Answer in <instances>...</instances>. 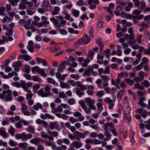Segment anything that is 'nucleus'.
<instances>
[{
	"label": "nucleus",
	"instance_id": "ddd939ff",
	"mask_svg": "<svg viewBox=\"0 0 150 150\" xmlns=\"http://www.w3.org/2000/svg\"><path fill=\"white\" fill-rule=\"evenodd\" d=\"M38 94L39 96L42 97H47L49 96L48 93L44 91L42 88H41L38 91Z\"/></svg>",
	"mask_w": 150,
	"mask_h": 150
},
{
	"label": "nucleus",
	"instance_id": "6e6552de",
	"mask_svg": "<svg viewBox=\"0 0 150 150\" xmlns=\"http://www.w3.org/2000/svg\"><path fill=\"white\" fill-rule=\"evenodd\" d=\"M49 127L52 130L56 129L58 131H60V129H59V126L56 122H50L49 124Z\"/></svg>",
	"mask_w": 150,
	"mask_h": 150
},
{
	"label": "nucleus",
	"instance_id": "5fc2aeb1",
	"mask_svg": "<svg viewBox=\"0 0 150 150\" xmlns=\"http://www.w3.org/2000/svg\"><path fill=\"white\" fill-rule=\"evenodd\" d=\"M101 79L104 81H109L110 80V77L106 75H103L101 76Z\"/></svg>",
	"mask_w": 150,
	"mask_h": 150
},
{
	"label": "nucleus",
	"instance_id": "7c9ffc66",
	"mask_svg": "<svg viewBox=\"0 0 150 150\" xmlns=\"http://www.w3.org/2000/svg\"><path fill=\"white\" fill-rule=\"evenodd\" d=\"M38 73L40 74V75L42 77H46L47 76V74L45 72V69H43L40 68Z\"/></svg>",
	"mask_w": 150,
	"mask_h": 150
},
{
	"label": "nucleus",
	"instance_id": "39448f33",
	"mask_svg": "<svg viewBox=\"0 0 150 150\" xmlns=\"http://www.w3.org/2000/svg\"><path fill=\"white\" fill-rule=\"evenodd\" d=\"M144 73L142 71H140L139 72V77L135 76L134 78V81L137 82H139L144 79Z\"/></svg>",
	"mask_w": 150,
	"mask_h": 150
},
{
	"label": "nucleus",
	"instance_id": "412c9836",
	"mask_svg": "<svg viewBox=\"0 0 150 150\" xmlns=\"http://www.w3.org/2000/svg\"><path fill=\"white\" fill-rule=\"evenodd\" d=\"M71 14L72 15L76 18L79 17L80 14V11L79 10L73 9L71 10Z\"/></svg>",
	"mask_w": 150,
	"mask_h": 150
},
{
	"label": "nucleus",
	"instance_id": "f3484780",
	"mask_svg": "<svg viewBox=\"0 0 150 150\" xmlns=\"http://www.w3.org/2000/svg\"><path fill=\"white\" fill-rule=\"evenodd\" d=\"M141 53H138L136 55V57L137 58L136 59L135 61L132 63V65L133 66H135L138 64L141 60Z\"/></svg>",
	"mask_w": 150,
	"mask_h": 150
},
{
	"label": "nucleus",
	"instance_id": "09e8293b",
	"mask_svg": "<svg viewBox=\"0 0 150 150\" xmlns=\"http://www.w3.org/2000/svg\"><path fill=\"white\" fill-rule=\"evenodd\" d=\"M32 79L34 81L41 82L42 79H41L39 78L36 76H33L32 78Z\"/></svg>",
	"mask_w": 150,
	"mask_h": 150
},
{
	"label": "nucleus",
	"instance_id": "cd10ccee",
	"mask_svg": "<svg viewBox=\"0 0 150 150\" xmlns=\"http://www.w3.org/2000/svg\"><path fill=\"white\" fill-rule=\"evenodd\" d=\"M42 108V105L41 103H36L35 105H34L33 106V108L36 110H38L39 108H40V109H41Z\"/></svg>",
	"mask_w": 150,
	"mask_h": 150
},
{
	"label": "nucleus",
	"instance_id": "f03ea898",
	"mask_svg": "<svg viewBox=\"0 0 150 150\" xmlns=\"http://www.w3.org/2000/svg\"><path fill=\"white\" fill-rule=\"evenodd\" d=\"M91 40L90 37L86 34L84 35L82 38H80L75 43V45L78 46L79 45H86L89 43Z\"/></svg>",
	"mask_w": 150,
	"mask_h": 150
},
{
	"label": "nucleus",
	"instance_id": "774afa93",
	"mask_svg": "<svg viewBox=\"0 0 150 150\" xmlns=\"http://www.w3.org/2000/svg\"><path fill=\"white\" fill-rule=\"evenodd\" d=\"M149 62V59L146 57H144L142 59V62L141 63H142L143 65L146 64Z\"/></svg>",
	"mask_w": 150,
	"mask_h": 150
},
{
	"label": "nucleus",
	"instance_id": "dca6fc26",
	"mask_svg": "<svg viewBox=\"0 0 150 150\" xmlns=\"http://www.w3.org/2000/svg\"><path fill=\"white\" fill-rule=\"evenodd\" d=\"M0 135L4 138H6L9 137V134L6 133L5 129L4 127L0 128Z\"/></svg>",
	"mask_w": 150,
	"mask_h": 150
},
{
	"label": "nucleus",
	"instance_id": "9b49d317",
	"mask_svg": "<svg viewBox=\"0 0 150 150\" xmlns=\"http://www.w3.org/2000/svg\"><path fill=\"white\" fill-rule=\"evenodd\" d=\"M73 135L74 136H73L71 134H69L68 135V137L71 140H73L74 139L78 140H80V139L78 136L77 131L75 132L74 133Z\"/></svg>",
	"mask_w": 150,
	"mask_h": 150
},
{
	"label": "nucleus",
	"instance_id": "f8f14e48",
	"mask_svg": "<svg viewBox=\"0 0 150 150\" xmlns=\"http://www.w3.org/2000/svg\"><path fill=\"white\" fill-rule=\"evenodd\" d=\"M35 60L38 64L41 63L45 67H46L47 65V61L44 59H42L39 57H37L35 58Z\"/></svg>",
	"mask_w": 150,
	"mask_h": 150
},
{
	"label": "nucleus",
	"instance_id": "3c124183",
	"mask_svg": "<svg viewBox=\"0 0 150 150\" xmlns=\"http://www.w3.org/2000/svg\"><path fill=\"white\" fill-rule=\"evenodd\" d=\"M104 52L105 53V57L107 58H108L110 55V50L109 49H107L106 50H105L104 51ZM104 55V53L103 54Z\"/></svg>",
	"mask_w": 150,
	"mask_h": 150
},
{
	"label": "nucleus",
	"instance_id": "2eb2a0df",
	"mask_svg": "<svg viewBox=\"0 0 150 150\" xmlns=\"http://www.w3.org/2000/svg\"><path fill=\"white\" fill-rule=\"evenodd\" d=\"M76 86L79 87V89L83 91L86 90L87 89V87L86 85L81 83L80 81H78L76 82Z\"/></svg>",
	"mask_w": 150,
	"mask_h": 150
},
{
	"label": "nucleus",
	"instance_id": "0eeeda50",
	"mask_svg": "<svg viewBox=\"0 0 150 150\" xmlns=\"http://www.w3.org/2000/svg\"><path fill=\"white\" fill-rule=\"evenodd\" d=\"M136 112L137 113L141 114V116L143 118H146L148 115V112L142 108L137 109Z\"/></svg>",
	"mask_w": 150,
	"mask_h": 150
},
{
	"label": "nucleus",
	"instance_id": "79ce46f5",
	"mask_svg": "<svg viewBox=\"0 0 150 150\" xmlns=\"http://www.w3.org/2000/svg\"><path fill=\"white\" fill-rule=\"evenodd\" d=\"M18 146L20 147H24L25 148H26L28 147V145L27 142H24L19 143L18 144Z\"/></svg>",
	"mask_w": 150,
	"mask_h": 150
},
{
	"label": "nucleus",
	"instance_id": "4468645a",
	"mask_svg": "<svg viewBox=\"0 0 150 150\" xmlns=\"http://www.w3.org/2000/svg\"><path fill=\"white\" fill-rule=\"evenodd\" d=\"M71 144L76 149L81 147L83 146V144L80 141H75Z\"/></svg>",
	"mask_w": 150,
	"mask_h": 150
},
{
	"label": "nucleus",
	"instance_id": "4d7b16f0",
	"mask_svg": "<svg viewBox=\"0 0 150 150\" xmlns=\"http://www.w3.org/2000/svg\"><path fill=\"white\" fill-rule=\"evenodd\" d=\"M70 77L75 80H77L79 78V76L78 74H71L70 75Z\"/></svg>",
	"mask_w": 150,
	"mask_h": 150
},
{
	"label": "nucleus",
	"instance_id": "2f4dec72",
	"mask_svg": "<svg viewBox=\"0 0 150 150\" xmlns=\"http://www.w3.org/2000/svg\"><path fill=\"white\" fill-rule=\"evenodd\" d=\"M20 87L23 88V90L26 91L28 90V88L26 86V83L24 81H23L21 82Z\"/></svg>",
	"mask_w": 150,
	"mask_h": 150
},
{
	"label": "nucleus",
	"instance_id": "680f3d73",
	"mask_svg": "<svg viewBox=\"0 0 150 150\" xmlns=\"http://www.w3.org/2000/svg\"><path fill=\"white\" fill-rule=\"evenodd\" d=\"M103 125L107 127H112L114 126V124L112 122H106Z\"/></svg>",
	"mask_w": 150,
	"mask_h": 150
},
{
	"label": "nucleus",
	"instance_id": "5701e85b",
	"mask_svg": "<svg viewBox=\"0 0 150 150\" xmlns=\"http://www.w3.org/2000/svg\"><path fill=\"white\" fill-rule=\"evenodd\" d=\"M28 93L26 95V99L27 100L32 99L33 94L31 93V90H29L26 91Z\"/></svg>",
	"mask_w": 150,
	"mask_h": 150
},
{
	"label": "nucleus",
	"instance_id": "58836bf2",
	"mask_svg": "<svg viewBox=\"0 0 150 150\" xmlns=\"http://www.w3.org/2000/svg\"><path fill=\"white\" fill-rule=\"evenodd\" d=\"M125 82L130 86H132L134 83V80H131L130 78H127L125 79Z\"/></svg>",
	"mask_w": 150,
	"mask_h": 150
},
{
	"label": "nucleus",
	"instance_id": "4be33fe9",
	"mask_svg": "<svg viewBox=\"0 0 150 150\" xmlns=\"http://www.w3.org/2000/svg\"><path fill=\"white\" fill-rule=\"evenodd\" d=\"M103 104L99 103H97V106L98 108V113L99 114L101 113L103 110Z\"/></svg>",
	"mask_w": 150,
	"mask_h": 150
},
{
	"label": "nucleus",
	"instance_id": "603ef678",
	"mask_svg": "<svg viewBox=\"0 0 150 150\" xmlns=\"http://www.w3.org/2000/svg\"><path fill=\"white\" fill-rule=\"evenodd\" d=\"M60 47H51L50 48L49 51L52 52L54 53L57 52L60 50Z\"/></svg>",
	"mask_w": 150,
	"mask_h": 150
},
{
	"label": "nucleus",
	"instance_id": "6ab92c4d",
	"mask_svg": "<svg viewBox=\"0 0 150 150\" xmlns=\"http://www.w3.org/2000/svg\"><path fill=\"white\" fill-rule=\"evenodd\" d=\"M43 6L48 11H50L52 10L51 6L47 1H45L43 3Z\"/></svg>",
	"mask_w": 150,
	"mask_h": 150
},
{
	"label": "nucleus",
	"instance_id": "0e129e2a",
	"mask_svg": "<svg viewBox=\"0 0 150 150\" xmlns=\"http://www.w3.org/2000/svg\"><path fill=\"white\" fill-rule=\"evenodd\" d=\"M28 130L29 132L32 134L34 133L35 132L34 126L32 125L28 126Z\"/></svg>",
	"mask_w": 150,
	"mask_h": 150
},
{
	"label": "nucleus",
	"instance_id": "f257e3e1",
	"mask_svg": "<svg viewBox=\"0 0 150 150\" xmlns=\"http://www.w3.org/2000/svg\"><path fill=\"white\" fill-rule=\"evenodd\" d=\"M12 94V91L11 90H4L1 93H0V98L3 99L6 102L11 101L13 99Z\"/></svg>",
	"mask_w": 150,
	"mask_h": 150
},
{
	"label": "nucleus",
	"instance_id": "6e6d98bb",
	"mask_svg": "<svg viewBox=\"0 0 150 150\" xmlns=\"http://www.w3.org/2000/svg\"><path fill=\"white\" fill-rule=\"evenodd\" d=\"M50 21L53 23V24L54 25V26L56 27V25L59 22L58 21L53 17L50 18Z\"/></svg>",
	"mask_w": 150,
	"mask_h": 150
},
{
	"label": "nucleus",
	"instance_id": "f704fd0d",
	"mask_svg": "<svg viewBox=\"0 0 150 150\" xmlns=\"http://www.w3.org/2000/svg\"><path fill=\"white\" fill-rule=\"evenodd\" d=\"M105 94V91L103 90H101L97 92L96 95L98 97L101 98L103 97Z\"/></svg>",
	"mask_w": 150,
	"mask_h": 150
},
{
	"label": "nucleus",
	"instance_id": "393cba45",
	"mask_svg": "<svg viewBox=\"0 0 150 150\" xmlns=\"http://www.w3.org/2000/svg\"><path fill=\"white\" fill-rule=\"evenodd\" d=\"M76 95L79 97H81L82 96L84 95L85 93L83 91L79 88L76 89Z\"/></svg>",
	"mask_w": 150,
	"mask_h": 150
},
{
	"label": "nucleus",
	"instance_id": "de8ad7c7",
	"mask_svg": "<svg viewBox=\"0 0 150 150\" xmlns=\"http://www.w3.org/2000/svg\"><path fill=\"white\" fill-rule=\"evenodd\" d=\"M50 87L48 85H46L44 87V90H45V92H47L48 93V95L49 96L51 95V94L50 93Z\"/></svg>",
	"mask_w": 150,
	"mask_h": 150
},
{
	"label": "nucleus",
	"instance_id": "ea45409f",
	"mask_svg": "<svg viewBox=\"0 0 150 150\" xmlns=\"http://www.w3.org/2000/svg\"><path fill=\"white\" fill-rule=\"evenodd\" d=\"M104 24V21L102 20H98L97 24V27L98 28H101L102 27Z\"/></svg>",
	"mask_w": 150,
	"mask_h": 150
},
{
	"label": "nucleus",
	"instance_id": "13d9d810",
	"mask_svg": "<svg viewBox=\"0 0 150 150\" xmlns=\"http://www.w3.org/2000/svg\"><path fill=\"white\" fill-rule=\"evenodd\" d=\"M134 134L132 132H131L130 133V139L132 142L134 143L135 141L134 140Z\"/></svg>",
	"mask_w": 150,
	"mask_h": 150
},
{
	"label": "nucleus",
	"instance_id": "e2e57ef3",
	"mask_svg": "<svg viewBox=\"0 0 150 150\" xmlns=\"http://www.w3.org/2000/svg\"><path fill=\"white\" fill-rule=\"evenodd\" d=\"M42 141L45 142V145L46 146H52L53 143L49 141H45L42 140Z\"/></svg>",
	"mask_w": 150,
	"mask_h": 150
},
{
	"label": "nucleus",
	"instance_id": "473e14b6",
	"mask_svg": "<svg viewBox=\"0 0 150 150\" xmlns=\"http://www.w3.org/2000/svg\"><path fill=\"white\" fill-rule=\"evenodd\" d=\"M104 134L105 137H106L104 139V141H108L109 140L112 136V135L108 132H105Z\"/></svg>",
	"mask_w": 150,
	"mask_h": 150
},
{
	"label": "nucleus",
	"instance_id": "37998d69",
	"mask_svg": "<svg viewBox=\"0 0 150 150\" xmlns=\"http://www.w3.org/2000/svg\"><path fill=\"white\" fill-rule=\"evenodd\" d=\"M141 84L144 86L146 88H147L150 86L149 82L147 80H145L143 82L141 83Z\"/></svg>",
	"mask_w": 150,
	"mask_h": 150
},
{
	"label": "nucleus",
	"instance_id": "b1692460",
	"mask_svg": "<svg viewBox=\"0 0 150 150\" xmlns=\"http://www.w3.org/2000/svg\"><path fill=\"white\" fill-rule=\"evenodd\" d=\"M78 133L79 137L80 139L81 138L83 139L84 138L86 135L89 134V133L87 131H85L83 133H81L78 131Z\"/></svg>",
	"mask_w": 150,
	"mask_h": 150
},
{
	"label": "nucleus",
	"instance_id": "9d476101",
	"mask_svg": "<svg viewBox=\"0 0 150 150\" xmlns=\"http://www.w3.org/2000/svg\"><path fill=\"white\" fill-rule=\"evenodd\" d=\"M43 142L42 140L38 137L32 139L30 141V142L31 143L34 144L36 146H37L40 145L41 144V142Z\"/></svg>",
	"mask_w": 150,
	"mask_h": 150
},
{
	"label": "nucleus",
	"instance_id": "69168bd1",
	"mask_svg": "<svg viewBox=\"0 0 150 150\" xmlns=\"http://www.w3.org/2000/svg\"><path fill=\"white\" fill-rule=\"evenodd\" d=\"M15 127L18 129L22 127V125L21 121H19L15 124Z\"/></svg>",
	"mask_w": 150,
	"mask_h": 150
},
{
	"label": "nucleus",
	"instance_id": "a878e982",
	"mask_svg": "<svg viewBox=\"0 0 150 150\" xmlns=\"http://www.w3.org/2000/svg\"><path fill=\"white\" fill-rule=\"evenodd\" d=\"M47 80L49 83H52L54 86H57L58 85V83L52 78L48 77L47 78Z\"/></svg>",
	"mask_w": 150,
	"mask_h": 150
},
{
	"label": "nucleus",
	"instance_id": "052dcab7",
	"mask_svg": "<svg viewBox=\"0 0 150 150\" xmlns=\"http://www.w3.org/2000/svg\"><path fill=\"white\" fill-rule=\"evenodd\" d=\"M11 84L12 86L17 88H19L20 87V83L18 81L11 82Z\"/></svg>",
	"mask_w": 150,
	"mask_h": 150
},
{
	"label": "nucleus",
	"instance_id": "a18cd8bd",
	"mask_svg": "<svg viewBox=\"0 0 150 150\" xmlns=\"http://www.w3.org/2000/svg\"><path fill=\"white\" fill-rule=\"evenodd\" d=\"M6 10L5 8L4 7H1L0 8V15L2 16H5L6 14L4 13Z\"/></svg>",
	"mask_w": 150,
	"mask_h": 150
},
{
	"label": "nucleus",
	"instance_id": "20e7f679",
	"mask_svg": "<svg viewBox=\"0 0 150 150\" xmlns=\"http://www.w3.org/2000/svg\"><path fill=\"white\" fill-rule=\"evenodd\" d=\"M124 36L126 40L129 41L128 43L130 45L134 44L135 42V36L134 35H129L128 34H125Z\"/></svg>",
	"mask_w": 150,
	"mask_h": 150
},
{
	"label": "nucleus",
	"instance_id": "c03bdc74",
	"mask_svg": "<svg viewBox=\"0 0 150 150\" xmlns=\"http://www.w3.org/2000/svg\"><path fill=\"white\" fill-rule=\"evenodd\" d=\"M15 132V129L12 127H11L8 130V133L12 136H14Z\"/></svg>",
	"mask_w": 150,
	"mask_h": 150
},
{
	"label": "nucleus",
	"instance_id": "c9c22d12",
	"mask_svg": "<svg viewBox=\"0 0 150 150\" xmlns=\"http://www.w3.org/2000/svg\"><path fill=\"white\" fill-rule=\"evenodd\" d=\"M24 134V132L21 134H16L15 135V137L17 139H21L23 141Z\"/></svg>",
	"mask_w": 150,
	"mask_h": 150
},
{
	"label": "nucleus",
	"instance_id": "1a4fd4ad",
	"mask_svg": "<svg viewBox=\"0 0 150 150\" xmlns=\"http://www.w3.org/2000/svg\"><path fill=\"white\" fill-rule=\"evenodd\" d=\"M78 61L83 67L87 66L88 64L90 62L89 60L86 59L84 60L82 57H79L78 58Z\"/></svg>",
	"mask_w": 150,
	"mask_h": 150
},
{
	"label": "nucleus",
	"instance_id": "49530a36",
	"mask_svg": "<svg viewBox=\"0 0 150 150\" xmlns=\"http://www.w3.org/2000/svg\"><path fill=\"white\" fill-rule=\"evenodd\" d=\"M55 105L54 103H52L50 104V107L52 108V111L53 113L57 112V110L55 108Z\"/></svg>",
	"mask_w": 150,
	"mask_h": 150
},
{
	"label": "nucleus",
	"instance_id": "338daca9",
	"mask_svg": "<svg viewBox=\"0 0 150 150\" xmlns=\"http://www.w3.org/2000/svg\"><path fill=\"white\" fill-rule=\"evenodd\" d=\"M110 73V67L109 65L106 66L104 70V74H109Z\"/></svg>",
	"mask_w": 150,
	"mask_h": 150
},
{
	"label": "nucleus",
	"instance_id": "a211bd4d",
	"mask_svg": "<svg viewBox=\"0 0 150 150\" xmlns=\"http://www.w3.org/2000/svg\"><path fill=\"white\" fill-rule=\"evenodd\" d=\"M146 99L145 98H139V101L138 102V104L142 108H144L146 106V104L144 103L143 101L145 100Z\"/></svg>",
	"mask_w": 150,
	"mask_h": 150
},
{
	"label": "nucleus",
	"instance_id": "864d4df0",
	"mask_svg": "<svg viewBox=\"0 0 150 150\" xmlns=\"http://www.w3.org/2000/svg\"><path fill=\"white\" fill-rule=\"evenodd\" d=\"M141 25L142 26L147 28L150 26V23L149 22H142Z\"/></svg>",
	"mask_w": 150,
	"mask_h": 150
},
{
	"label": "nucleus",
	"instance_id": "7ed1b4c3",
	"mask_svg": "<svg viewBox=\"0 0 150 150\" xmlns=\"http://www.w3.org/2000/svg\"><path fill=\"white\" fill-rule=\"evenodd\" d=\"M85 99L86 102L90 108L93 110L96 109V107L94 105L95 103V100L94 99H91L90 97L86 98Z\"/></svg>",
	"mask_w": 150,
	"mask_h": 150
},
{
	"label": "nucleus",
	"instance_id": "8fccbe9b",
	"mask_svg": "<svg viewBox=\"0 0 150 150\" xmlns=\"http://www.w3.org/2000/svg\"><path fill=\"white\" fill-rule=\"evenodd\" d=\"M58 32L63 35H65L67 34V32L64 29L62 28L59 29L58 30Z\"/></svg>",
	"mask_w": 150,
	"mask_h": 150
},
{
	"label": "nucleus",
	"instance_id": "e433bc0d",
	"mask_svg": "<svg viewBox=\"0 0 150 150\" xmlns=\"http://www.w3.org/2000/svg\"><path fill=\"white\" fill-rule=\"evenodd\" d=\"M21 57L23 58L24 60L26 61H28L30 60L31 59V57L27 54H25L21 55Z\"/></svg>",
	"mask_w": 150,
	"mask_h": 150
},
{
	"label": "nucleus",
	"instance_id": "c756f323",
	"mask_svg": "<svg viewBox=\"0 0 150 150\" xmlns=\"http://www.w3.org/2000/svg\"><path fill=\"white\" fill-rule=\"evenodd\" d=\"M60 10V8L57 6L54 7V10L52 11L51 13L53 15H57L58 14Z\"/></svg>",
	"mask_w": 150,
	"mask_h": 150
},
{
	"label": "nucleus",
	"instance_id": "aec40b11",
	"mask_svg": "<svg viewBox=\"0 0 150 150\" xmlns=\"http://www.w3.org/2000/svg\"><path fill=\"white\" fill-rule=\"evenodd\" d=\"M66 23V21L63 19L60 21L59 23L58 22L56 25V27L59 28L61 27H64Z\"/></svg>",
	"mask_w": 150,
	"mask_h": 150
},
{
	"label": "nucleus",
	"instance_id": "423d86ee",
	"mask_svg": "<svg viewBox=\"0 0 150 150\" xmlns=\"http://www.w3.org/2000/svg\"><path fill=\"white\" fill-rule=\"evenodd\" d=\"M104 101L106 103H107L109 105L108 108L110 110H111L113 108L114 106V101L109 98L108 97L105 98Z\"/></svg>",
	"mask_w": 150,
	"mask_h": 150
},
{
	"label": "nucleus",
	"instance_id": "4c0bfd02",
	"mask_svg": "<svg viewBox=\"0 0 150 150\" xmlns=\"http://www.w3.org/2000/svg\"><path fill=\"white\" fill-rule=\"evenodd\" d=\"M8 144L11 146H17L18 143L12 139H11L8 142Z\"/></svg>",
	"mask_w": 150,
	"mask_h": 150
},
{
	"label": "nucleus",
	"instance_id": "bf43d9fd",
	"mask_svg": "<svg viewBox=\"0 0 150 150\" xmlns=\"http://www.w3.org/2000/svg\"><path fill=\"white\" fill-rule=\"evenodd\" d=\"M84 111L87 114H88L91 112V109L90 108H87L86 105L82 108Z\"/></svg>",
	"mask_w": 150,
	"mask_h": 150
},
{
	"label": "nucleus",
	"instance_id": "a19ab883",
	"mask_svg": "<svg viewBox=\"0 0 150 150\" xmlns=\"http://www.w3.org/2000/svg\"><path fill=\"white\" fill-rule=\"evenodd\" d=\"M110 130L114 136H116L117 135V132L114 126L112 127H111L110 129Z\"/></svg>",
	"mask_w": 150,
	"mask_h": 150
},
{
	"label": "nucleus",
	"instance_id": "c85d7f7f",
	"mask_svg": "<svg viewBox=\"0 0 150 150\" xmlns=\"http://www.w3.org/2000/svg\"><path fill=\"white\" fill-rule=\"evenodd\" d=\"M104 56L100 55V54H98L97 56L98 59V63L100 64H102L103 62V58Z\"/></svg>",
	"mask_w": 150,
	"mask_h": 150
},
{
	"label": "nucleus",
	"instance_id": "72a5a7b5",
	"mask_svg": "<svg viewBox=\"0 0 150 150\" xmlns=\"http://www.w3.org/2000/svg\"><path fill=\"white\" fill-rule=\"evenodd\" d=\"M33 137V135L30 134H26L25 133H24V134L23 135V141H26L28 139H30L32 138Z\"/></svg>",
	"mask_w": 150,
	"mask_h": 150
},
{
	"label": "nucleus",
	"instance_id": "bb28decb",
	"mask_svg": "<svg viewBox=\"0 0 150 150\" xmlns=\"http://www.w3.org/2000/svg\"><path fill=\"white\" fill-rule=\"evenodd\" d=\"M60 85L61 87L62 88H70L71 87L70 84L67 83H64L62 81H60Z\"/></svg>",
	"mask_w": 150,
	"mask_h": 150
}]
</instances>
